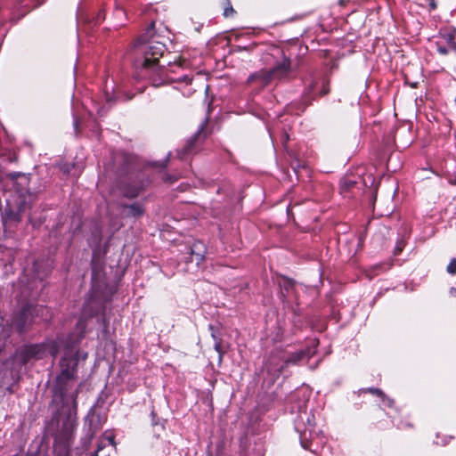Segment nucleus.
Segmentation results:
<instances>
[{"instance_id": "1", "label": "nucleus", "mask_w": 456, "mask_h": 456, "mask_svg": "<svg viewBox=\"0 0 456 456\" xmlns=\"http://www.w3.org/2000/svg\"><path fill=\"white\" fill-rule=\"evenodd\" d=\"M155 21H151L143 35L134 44L137 56L134 61L133 77L136 80H148L153 86H158L165 80L164 65L159 59L167 51L165 44L153 40Z\"/></svg>"}, {"instance_id": "2", "label": "nucleus", "mask_w": 456, "mask_h": 456, "mask_svg": "<svg viewBox=\"0 0 456 456\" xmlns=\"http://www.w3.org/2000/svg\"><path fill=\"white\" fill-rule=\"evenodd\" d=\"M117 175L112 190L121 198L129 200L139 197L151 183L150 177L144 171L134 170V158L127 153L120 156Z\"/></svg>"}, {"instance_id": "3", "label": "nucleus", "mask_w": 456, "mask_h": 456, "mask_svg": "<svg viewBox=\"0 0 456 456\" xmlns=\"http://www.w3.org/2000/svg\"><path fill=\"white\" fill-rule=\"evenodd\" d=\"M69 355L66 353L60 361L61 372L56 376L52 386L51 404L65 409L71 406L73 381L77 379L78 358L77 354Z\"/></svg>"}, {"instance_id": "4", "label": "nucleus", "mask_w": 456, "mask_h": 456, "mask_svg": "<svg viewBox=\"0 0 456 456\" xmlns=\"http://www.w3.org/2000/svg\"><path fill=\"white\" fill-rule=\"evenodd\" d=\"M96 238V246L93 249L92 260H91V269H92V288L90 290V297L84 305V314H88L90 317H94L98 315L100 313L104 312V305L102 303L98 302L97 300V290L100 287V281L103 273L104 263L102 261V257L106 255L108 251V246L106 245L104 250L102 252L101 250V241H102V234L101 232H98L95 235Z\"/></svg>"}, {"instance_id": "5", "label": "nucleus", "mask_w": 456, "mask_h": 456, "mask_svg": "<svg viewBox=\"0 0 456 456\" xmlns=\"http://www.w3.org/2000/svg\"><path fill=\"white\" fill-rule=\"evenodd\" d=\"M38 315V308L30 303L23 304L11 316L10 326L19 335L28 332L34 324L35 318Z\"/></svg>"}, {"instance_id": "6", "label": "nucleus", "mask_w": 456, "mask_h": 456, "mask_svg": "<svg viewBox=\"0 0 456 456\" xmlns=\"http://www.w3.org/2000/svg\"><path fill=\"white\" fill-rule=\"evenodd\" d=\"M213 134V127L209 126V117L207 116L200 124L197 132L192 134L186 142L182 151H179V157L185 159L189 155L197 153L203 145L204 142Z\"/></svg>"}, {"instance_id": "7", "label": "nucleus", "mask_w": 456, "mask_h": 456, "mask_svg": "<svg viewBox=\"0 0 456 456\" xmlns=\"http://www.w3.org/2000/svg\"><path fill=\"white\" fill-rule=\"evenodd\" d=\"M80 387L81 385H78L75 393L71 395V406L62 409L64 411V417L61 420L59 434L56 436L72 440L73 433L77 425V396L80 392Z\"/></svg>"}, {"instance_id": "8", "label": "nucleus", "mask_w": 456, "mask_h": 456, "mask_svg": "<svg viewBox=\"0 0 456 456\" xmlns=\"http://www.w3.org/2000/svg\"><path fill=\"white\" fill-rule=\"evenodd\" d=\"M291 61L289 58H283L270 69H262L259 72L250 75L248 83H251L256 79L261 78L265 84H268L273 79H282L289 76L290 72Z\"/></svg>"}, {"instance_id": "9", "label": "nucleus", "mask_w": 456, "mask_h": 456, "mask_svg": "<svg viewBox=\"0 0 456 456\" xmlns=\"http://www.w3.org/2000/svg\"><path fill=\"white\" fill-rule=\"evenodd\" d=\"M46 350L45 344H27L16 349L13 362L20 366H25L31 360L41 359Z\"/></svg>"}, {"instance_id": "10", "label": "nucleus", "mask_w": 456, "mask_h": 456, "mask_svg": "<svg viewBox=\"0 0 456 456\" xmlns=\"http://www.w3.org/2000/svg\"><path fill=\"white\" fill-rule=\"evenodd\" d=\"M91 318L88 314H82V316L77 320L75 330L68 335V337L61 340V343L63 345V349L65 353H68L69 355H73V350L76 346H77L81 341L84 339L86 336V330L87 326L86 319Z\"/></svg>"}, {"instance_id": "11", "label": "nucleus", "mask_w": 456, "mask_h": 456, "mask_svg": "<svg viewBox=\"0 0 456 456\" xmlns=\"http://www.w3.org/2000/svg\"><path fill=\"white\" fill-rule=\"evenodd\" d=\"M374 419L376 421H374L373 424L377 428L381 430L389 429L392 426H396L398 428H413L412 424L406 421L402 420L395 423L394 419L395 418L389 416L388 413H386L380 407L377 409Z\"/></svg>"}, {"instance_id": "12", "label": "nucleus", "mask_w": 456, "mask_h": 456, "mask_svg": "<svg viewBox=\"0 0 456 456\" xmlns=\"http://www.w3.org/2000/svg\"><path fill=\"white\" fill-rule=\"evenodd\" d=\"M207 249L205 245L196 240L191 246L187 247L186 254L181 258L185 264L195 262L200 265L205 260Z\"/></svg>"}, {"instance_id": "13", "label": "nucleus", "mask_w": 456, "mask_h": 456, "mask_svg": "<svg viewBox=\"0 0 456 456\" xmlns=\"http://www.w3.org/2000/svg\"><path fill=\"white\" fill-rule=\"evenodd\" d=\"M318 342L314 345V348L311 346H306L304 349L292 353L288 358L283 360V363L279 367L278 371L283 372L284 369L289 364H298L304 360H309L313 357L315 353V347L317 346Z\"/></svg>"}, {"instance_id": "14", "label": "nucleus", "mask_w": 456, "mask_h": 456, "mask_svg": "<svg viewBox=\"0 0 456 456\" xmlns=\"http://www.w3.org/2000/svg\"><path fill=\"white\" fill-rule=\"evenodd\" d=\"M283 358L281 355V352L280 351H272L266 362H265V370L267 375L270 377V381L273 384L275 379H277L282 372H279V367L283 363Z\"/></svg>"}, {"instance_id": "15", "label": "nucleus", "mask_w": 456, "mask_h": 456, "mask_svg": "<svg viewBox=\"0 0 456 456\" xmlns=\"http://www.w3.org/2000/svg\"><path fill=\"white\" fill-rule=\"evenodd\" d=\"M118 206L123 210L124 216L126 218L139 219L146 212L145 200L134 201L131 204L120 201Z\"/></svg>"}, {"instance_id": "16", "label": "nucleus", "mask_w": 456, "mask_h": 456, "mask_svg": "<svg viewBox=\"0 0 456 456\" xmlns=\"http://www.w3.org/2000/svg\"><path fill=\"white\" fill-rule=\"evenodd\" d=\"M71 439L56 436L53 444L55 456H70Z\"/></svg>"}, {"instance_id": "17", "label": "nucleus", "mask_w": 456, "mask_h": 456, "mask_svg": "<svg viewBox=\"0 0 456 456\" xmlns=\"http://www.w3.org/2000/svg\"><path fill=\"white\" fill-rule=\"evenodd\" d=\"M3 219L4 222H14L18 224L21 221V216L20 212L13 211L12 209H5Z\"/></svg>"}, {"instance_id": "18", "label": "nucleus", "mask_w": 456, "mask_h": 456, "mask_svg": "<svg viewBox=\"0 0 456 456\" xmlns=\"http://www.w3.org/2000/svg\"><path fill=\"white\" fill-rule=\"evenodd\" d=\"M359 393L360 394H371L373 395H376V396L381 398V400H385V397H386V394L381 389L377 388V387L361 388L359 390Z\"/></svg>"}, {"instance_id": "19", "label": "nucleus", "mask_w": 456, "mask_h": 456, "mask_svg": "<svg viewBox=\"0 0 456 456\" xmlns=\"http://www.w3.org/2000/svg\"><path fill=\"white\" fill-rule=\"evenodd\" d=\"M356 184L354 180L345 178L340 182V190L342 192H346L352 190Z\"/></svg>"}, {"instance_id": "20", "label": "nucleus", "mask_w": 456, "mask_h": 456, "mask_svg": "<svg viewBox=\"0 0 456 456\" xmlns=\"http://www.w3.org/2000/svg\"><path fill=\"white\" fill-rule=\"evenodd\" d=\"M214 348L218 353L219 362H221L224 355L226 354V349L223 345V340H216V342L214 343Z\"/></svg>"}, {"instance_id": "21", "label": "nucleus", "mask_w": 456, "mask_h": 456, "mask_svg": "<svg viewBox=\"0 0 456 456\" xmlns=\"http://www.w3.org/2000/svg\"><path fill=\"white\" fill-rule=\"evenodd\" d=\"M225 1H226V3H225V6L224 8L223 14L225 18L232 17L236 13V11L233 9V7L229 0H225Z\"/></svg>"}, {"instance_id": "22", "label": "nucleus", "mask_w": 456, "mask_h": 456, "mask_svg": "<svg viewBox=\"0 0 456 456\" xmlns=\"http://www.w3.org/2000/svg\"><path fill=\"white\" fill-rule=\"evenodd\" d=\"M168 161H169V158L167 157L165 160L163 161H153V162H150L148 164V166L151 167H158V168H161V169H164L167 167V164H168Z\"/></svg>"}, {"instance_id": "23", "label": "nucleus", "mask_w": 456, "mask_h": 456, "mask_svg": "<svg viewBox=\"0 0 456 456\" xmlns=\"http://www.w3.org/2000/svg\"><path fill=\"white\" fill-rule=\"evenodd\" d=\"M60 349L59 343L57 341H52L49 346V353L52 356L55 357L58 354Z\"/></svg>"}, {"instance_id": "24", "label": "nucleus", "mask_w": 456, "mask_h": 456, "mask_svg": "<svg viewBox=\"0 0 456 456\" xmlns=\"http://www.w3.org/2000/svg\"><path fill=\"white\" fill-rule=\"evenodd\" d=\"M151 425L152 426L161 425V427L164 428V424L160 422V419L158 417V414L156 413L154 409H152V411L151 412Z\"/></svg>"}, {"instance_id": "25", "label": "nucleus", "mask_w": 456, "mask_h": 456, "mask_svg": "<svg viewBox=\"0 0 456 456\" xmlns=\"http://www.w3.org/2000/svg\"><path fill=\"white\" fill-rule=\"evenodd\" d=\"M446 271L452 275L456 274V258L451 259L450 263L446 267Z\"/></svg>"}, {"instance_id": "26", "label": "nucleus", "mask_w": 456, "mask_h": 456, "mask_svg": "<svg viewBox=\"0 0 456 456\" xmlns=\"http://www.w3.org/2000/svg\"><path fill=\"white\" fill-rule=\"evenodd\" d=\"M134 94L127 92H124L117 96L118 101L127 102L134 98Z\"/></svg>"}, {"instance_id": "27", "label": "nucleus", "mask_w": 456, "mask_h": 456, "mask_svg": "<svg viewBox=\"0 0 456 456\" xmlns=\"http://www.w3.org/2000/svg\"><path fill=\"white\" fill-rule=\"evenodd\" d=\"M330 81H329V80H327L326 82H324V83L322 84V89H321V91H320V94H321L322 96H324V95L329 94H330Z\"/></svg>"}, {"instance_id": "28", "label": "nucleus", "mask_w": 456, "mask_h": 456, "mask_svg": "<svg viewBox=\"0 0 456 456\" xmlns=\"http://www.w3.org/2000/svg\"><path fill=\"white\" fill-rule=\"evenodd\" d=\"M306 436V429L304 431L303 435L301 436V444L302 446L306 450L310 449V442L305 438Z\"/></svg>"}, {"instance_id": "29", "label": "nucleus", "mask_w": 456, "mask_h": 456, "mask_svg": "<svg viewBox=\"0 0 456 456\" xmlns=\"http://www.w3.org/2000/svg\"><path fill=\"white\" fill-rule=\"evenodd\" d=\"M386 405L390 408V409H395V411H397V409H395V402L394 399L388 397L387 395H386L385 397V400H382Z\"/></svg>"}, {"instance_id": "30", "label": "nucleus", "mask_w": 456, "mask_h": 456, "mask_svg": "<svg viewBox=\"0 0 456 456\" xmlns=\"http://www.w3.org/2000/svg\"><path fill=\"white\" fill-rule=\"evenodd\" d=\"M404 248V242L403 240H398L395 248V255H399Z\"/></svg>"}, {"instance_id": "31", "label": "nucleus", "mask_w": 456, "mask_h": 456, "mask_svg": "<svg viewBox=\"0 0 456 456\" xmlns=\"http://www.w3.org/2000/svg\"><path fill=\"white\" fill-rule=\"evenodd\" d=\"M448 44L450 45L451 50L456 53V42L453 40L452 35L448 36Z\"/></svg>"}, {"instance_id": "32", "label": "nucleus", "mask_w": 456, "mask_h": 456, "mask_svg": "<svg viewBox=\"0 0 456 456\" xmlns=\"http://www.w3.org/2000/svg\"><path fill=\"white\" fill-rule=\"evenodd\" d=\"M176 180H177V177H175L174 175H168V174H166L163 176V181L166 182V183H173Z\"/></svg>"}, {"instance_id": "33", "label": "nucleus", "mask_w": 456, "mask_h": 456, "mask_svg": "<svg viewBox=\"0 0 456 456\" xmlns=\"http://www.w3.org/2000/svg\"><path fill=\"white\" fill-rule=\"evenodd\" d=\"M77 353H79V354H77L78 361H79L80 359H81V360H83V361H85V360L87 358V356H88L87 353H82V352H80L79 350H77L76 352H74V351H73V355H76V356H77Z\"/></svg>"}, {"instance_id": "34", "label": "nucleus", "mask_w": 456, "mask_h": 456, "mask_svg": "<svg viewBox=\"0 0 456 456\" xmlns=\"http://www.w3.org/2000/svg\"><path fill=\"white\" fill-rule=\"evenodd\" d=\"M209 329L211 330V337L213 338L215 343L216 342V340H222V338L216 334L215 328L213 325H210Z\"/></svg>"}, {"instance_id": "35", "label": "nucleus", "mask_w": 456, "mask_h": 456, "mask_svg": "<svg viewBox=\"0 0 456 456\" xmlns=\"http://www.w3.org/2000/svg\"><path fill=\"white\" fill-rule=\"evenodd\" d=\"M293 285H294V281L291 279H286L284 281L283 287L285 289L288 290L289 289L292 288Z\"/></svg>"}, {"instance_id": "36", "label": "nucleus", "mask_w": 456, "mask_h": 456, "mask_svg": "<svg viewBox=\"0 0 456 456\" xmlns=\"http://www.w3.org/2000/svg\"><path fill=\"white\" fill-rule=\"evenodd\" d=\"M437 52L442 55H447L449 53V50L444 46H437Z\"/></svg>"}, {"instance_id": "37", "label": "nucleus", "mask_w": 456, "mask_h": 456, "mask_svg": "<svg viewBox=\"0 0 456 456\" xmlns=\"http://www.w3.org/2000/svg\"><path fill=\"white\" fill-rule=\"evenodd\" d=\"M178 80H179V81H184V82H186V83H191V80H192V78H191V77H190L189 76L185 75V76H183V77H179V78H178Z\"/></svg>"}, {"instance_id": "38", "label": "nucleus", "mask_w": 456, "mask_h": 456, "mask_svg": "<svg viewBox=\"0 0 456 456\" xmlns=\"http://www.w3.org/2000/svg\"><path fill=\"white\" fill-rule=\"evenodd\" d=\"M21 175L20 173H17V172H13V173H11L8 175V177L12 180H16L19 176H20Z\"/></svg>"}, {"instance_id": "39", "label": "nucleus", "mask_w": 456, "mask_h": 456, "mask_svg": "<svg viewBox=\"0 0 456 456\" xmlns=\"http://www.w3.org/2000/svg\"><path fill=\"white\" fill-rule=\"evenodd\" d=\"M429 1V7L431 10H436L437 5L435 0H428Z\"/></svg>"}, {"instance_id": "40", "label": "nucleus", "mask_w": 456, "mask_h": 456, "mask_svg": "<svg viewBox=\"0 0 456 456\" xmlns=\"http://www.w3.org/2000/svg\"><path fill=\"white\" fill-rule=\"evenodd\" d=\"M449 294L450 296L456 297V288L452 287L449 290Z\"/></svg>"}, {"instance_id": "41", "label": "nucleus", "mask_w": 456, "mask_h": 456, "mask_svg": "<svg viewBox=\"0 0 456 456\" xmlns=\"http://www.w3.org/2000/svg\"><path fill=\"white\" fill-rule=\"evenodd\" d=\"M348 2L349 0H338V4L342 7H345Z\"/></svg>"}, {"instance_id": "42", "label": "nucleus", "mask_w": 456, "mask_h": 456, "mask_svg": "<svg viewBox=\"0 0 456 456\" xmlns=\"http://www.w3.org/2000/svg\"><path fill=\"white\" fill-rule=\"evenodd\" d=\"M103 19H104V17L102 16V12H100L97 16L96 23H99Z\"/></svg>"}, {"instance_id": "43", "label": "nucleus", "mask_w": 456, "mask_h": 456, "mask_svg": "<svg viewBox=\"0 0 456 456\" xmlns=\"http://www.w3.org/2000/svg\"><path fill=\"white\" fill-rule=\"evenodd\" d=\"M99 450H100V448H98V450L96 452H94L92 456H98Z\"/></svg>"}, {"instance_id": "44", "label": "nucleus", "mask_w": 456, "mask_h": 456, "mask_svg": "<svg viewBox=\"0 0 456 456\" xmlns=\"http://www.w3.org/2000/svg\"><path fill=\"white\" fill-rule=\"evenodd\" d=\"M77 124H78V121H77V120H76V121H75V126H77Z\"/></svg>"}]
</instances>
